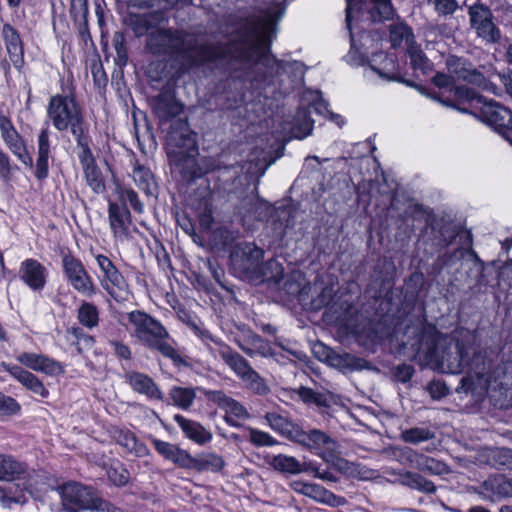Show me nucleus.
I'll return each instance as SVG.
<instances>
[{
	"label": "nucleus",
	"instance_id": "nucleus-1",
	"mask_svg": "<svg viewBox=\"0 0 512 512\" xmlns=\"http://www.w3.org/2000/svg\"><path fill=\"white\" fill-rule=\"evenodd\" d=\"M146 49L154 56H168L180 76L199 69L226 75L223 89L235 102L243 100L248 84L286 94L304 76L303 63L280 61L246 37L210 41L185 30L159 28L148 34Z\"/></svg>",
	"mask_w": 512,
	"mask_h": 512
},
{
	"label": "nucleus",
	"instance_id": "nucleus-2",
	"mask_svg": "<svg viewBox=\"0 0 512 512\" xmlns=\"http://www.w3.org/2000/svg\"><path fill=\"white\" fill-rule=\"evenodd\" d=\"M418 360L441 373L459 374L465 369L468 350L457 341L448 345L447 339L434 326L421 328L410 343Z\"/></svg>",
	"mask_w": 512,
	"mask_h": 512
},
{
	"label": "nucleus",
	"instance_id": "nucleus-3",
	"mask_svg": "<svg viewBox=\"0 0 512 512\" xmlns=\"http://www.w3.org/2000/svg\"><path fill=\"white\" fill-rule=\"evenodd\" d=\"M264 251L251 242L237 243L230 252V265L240 278L279 281L283 267L276 260L263 263Z\"/></svg>",
	"mask_w": 512,
	"mask_h": 512
},
{
	"label": "nucleus",
	"instance_id": "nucleus-4",
	"mask_svg": "<svg viewBox=\"0 0 512 512\" xmlns=\"http://www.w3.org/2000/svg\"><path fill=\"white\" fill-rule=\"evenodd\" d=\"M127 317L134 327V336L142 345L160 352L164 357L169 358L175 366H189L188 361L169 343L170 335L158 320L140 310L129 312Z\"/></svg>",
	"mask_w": 512,
	"mask_h": 512
},
{
	"label": "nucleus",
	"instance_id": "nucleus-5",
	"mask_svg": "<svg viewBox=\"0 0 512 512\" xmlns=\"http://www.w3.org/2000/svg\"><path fill=\"white\" fill-rule=\"evenodd\" d=\"M47 116L57 131H70L72 136L89 128L83 110L72 94L52 96L47 106Z\"/></svg>",
	"mask_w": 512,
	"mask_h": 512
},
{
	"label": "nucleus",
	"instance_id": "nucleus-6",
	"mask_svg": "<svg viewBox=\"0 0 512 512\" xmlns=\"http://www.w3.org/2000/svg\"><path fill=\"white\" fill-rule=\"evenodd\" d=\"M346 27L350 34L351 48L347 54V62L353 66H363L369 64V60L361 54L355 45L352 33V13L353 11L362 12L367 10L369 18L373 23H380L389 20L393 16L391 0H346Z\"/></svg>",
	"mask_w": 512,
	"mask_h": 512
},
{
	"label": "nucleus",
	"instance_id": "nucleus-7",
	"mask_svg": "<svg viewBox=\"0 0 512 512\" xmlns=\"http://www.w3.org/2000/svg\"><path fill=\"white\" fill-rule=\"evenodd\" d=\"M61 498L67 512H109L111 504L98 497L92 487L76 482L61 487Z\"/></svg>",
	"mask_w": 512,
	"mask_h": 512
},
{
	"label": "nucleus",
	"instance_id": "nucleus-8",
	"mask_svg": "<svg viewBox=\"0 0 512 512\" xmlns=\"http://www.w3.org/2000/svg\"><path fill=\"white\" fill-rule=\"evenodd\" d=\"M242 168L237 165L217 168L207 178L210 189L221 197L246 199L249 188L247 178L241 175Z\"/></svg>",
	"mask_w": 512,
	"mask_h": 512
},
{
	"label": "nucleus",
	"instance_id": "nucleus-9",
	"mask_svg": "<svg viewBox=\"0 0 512 512\" xmlns=\"http://www.w3.org/2000/svg\"><path fill=\"white\" fill-rule=\"evenodd\" d=\"M469 26L476 36L486 44H496L501 40L500 28L495 23V17L489 6L480 0L473 4L465 3Z\"/></svg>",
	"mask_w": 512,
	"mask_h": 512
},
{
	"label": "nucleus",
	"instance_id": "nucleus-10",
	"mask_svg": "<svg viewBox=\"0 0 512 512\" xmlns=\"http://www.w3.org/2000/svg\"><path fill=\"white\" fill-rule=\"evenodd\" d=\"M481 105L475 115L512 144V111L493 100H484Z\"/></svg>",
	"mask_w": 512,
	"mask_h": 512
},
{
	"label": "nucleus",
	"instance_id": "nucleus-11",
	"mask_svg": "<svg viewBox=\"0 0 512 512\" xmlns=\"http://www.w3.org/2000/svg\"><path fill=\"white\" fill-rule=\"evenodd\" d=\"M62 267L68 283L76 291L88 297L97 293L92 277L79 259L71 254H65L62 258Z\"/></svg>",
	"mask_w": 512,
	"mask_h": 512
},
{
	"label": "nucleus",
	"instance_id": "nucleus-12",
	"mask_svg": "<svg viewBox=\"0 0 512 512\" xmlns=\"http://www.w3.org/2000/svg\"><path fill=\"white\" fill-rule=\"evenodd\" d=\"M296 443L315 452L326 462L335 458L338 448V443L335 439L330 437L326 432L315 428L307 431L301 428Z\"/></svg>",
	"mask_w": 512,
	"mask_h": 512
},
{
	"label": "nucleus",
	"instance_id": "nucleus-13",
	"mask_svg": "<svg viewBox=\"0 0 512 512\" xmlns=\"http://www.w3.org/2000/svg\"><path fill=\"white\" fill-rule=\"evenodd\" d=\"M0 134L11 153L25 166L33 168V159L27 150L24 138L17 131L11 119L3 113L0 114Z\"/></svg>",
	"mask_w": 512,
	"mask_h": 512
},
{
	"label": "nucleus",
	"instance_id": "nucleus-14",
	"mask_svg": "<svg viewBox=\"0 0 512 512\" xmlns=\"http://www.w3.org/2000/svg\"><path fill=\"white\" fill-rule=\"evenodd\" d=\"M166 143L168 151H196L197 134L190 128L187 117L172 121L167 132Z\"/></svg>",
	"mask_w": 512,
	"mask_h": 512
},
{
	"label": "nucleus",
	"instance_id": "nucleus-15",
	"mask_svg": "<svg viewBox=\"0 0 512 512\" xmlns=\"http://www.w3.org/2000/svg\"><path fill=\"white\" fill-rule=\"evenodd\" d=\"M152 110L160 124L174 121L180 118L184 112V105L177 99L175 91L164 89L152 99Z\"/></svg>",
	"mask_w": 512,
	"mask_h": 512
},
{
	"label": "nucleus",
	"instance_id": "nucleus-16",
	"mask_svg": "<svg viewBox=\"0 0 512 512\" xmlns=\"http://www.w3.org/2000/svg\"><path fill=\"white\" fill-rule=\"evenodd\" d=\"M483 101L484 98L481 95L466 86L455 85L450 88L447 96H444V93L439 96L440 103L455 108L462 113H472L471 108L474 107V104H482Z\"/></svg>",
	"mask_w": 512,
	"mask_h": 512
},
{
	"label": "nucleus",
	"instance_id": "nucleus-17",
	"mask_svg": "<svg viewBox=\"0 0 512 512\" xmlns=\"http://www.w3.org/2000/svg\"><path fill=\"white\" fill-rule=\"evenodd\" d=\"M446 66L449 74L459 81H464L478 87H485L487 84L484 74L467 58L454 55L449 56L446 60Z\"/></svg>",
	"mask_w": 512,
	"mask_h": 512
},
{
	"label": "nucleus",
	"instance_id": "nucleus-18",
	"mask_svg": "<svg viewBox=\"0 0 512 512\" xmlns=\"http://www.w3.org/2000/svg\"><path fill=\"white\" fill-rule=\"evenodd\" d=\"M96 261L100 270L104 274V279L101 281L102 287L117 302L121 301L122 299H120L113 288L115 287L121 291H125L128 287L125 278L108 257L104 255H97Z\"/></svg>",
	"mask_w": 512,
	"mask_h": 512
},
{
	"label": "nucleus",
	"instance_id": "nucleus-19",
	"mask_svg": "<svg viewBox=\"0 0 512 512\" xmlns=\"http://www.w3.org/2000/svg\"><path fill=\"white\" fill-rule=\"evenodd\" d=\"M197 155L198 148H196V151H168L171 164L182 175L183 179L187 181L195 180L201 176V170L196 160Z\"/></svg>",
	"mask_w": 512,
	"mask_h": 512
},
{
	"label": "nucleus",
	"instance_id": "nucleus-20",
	"mask_svg": "<svg viewBox=\"0 0 512 512\" xmlns=\"http://www.w3.org/2000/svg\"><path fill=\"white\" fill-rule=\"evenodd\" d=\"M123 379L131 389L138 393L145 395L148 399L163 400L164 395L156 382L147 374L128 370L123 374Z\"/></svg>",
	"mask_w": 512,
	"mask_h": 512
},
{
	"label": "nucleus",
	"instance_id": "nucleus-21",
	"mask_svg": "<svg viewBox=\"0 0 512 512\" xmlns=\"http://www.w3.org/2000/svg\"><path fill=\"white\" fill-rule=\"evenodd\" d=\"M1 367L7 371L15 380H17L25 389L44 399L49 396V391L43 382L22 366L12 365L5 362L1 363Z\"/></svg>",
	"mask_w": 512,
	"mask_h": 512
},
{
	"label": "nucleus",
	"instance_id": "nucleus-22",
	"mask_svg": "<svg viewBox=\"0 0 512 512\" xmlns=\"http://www.w3.org/2000/svg\"><path fill=\"white\" fill-rule=\"evenodd\" d=\"M16 359L21 365L50 376L63 373V367L58 361L43 354L23 352Z\"/></svg>",
	"mask_w": 512,
	"mask_h": 512
},
{
	"label": "nucleus",
	"instance_id": "nucleus-23",
	"mask_svg": "<svg viewBox=\"0 0 512 512\" xmlns=\"http://www.w3.org/2000/svg\"><path fill=\"white\" fill-rule=\"evenodd\" d=\"M52 157L49 128L41 129L37 137V159L34 175L37 180L43 181L49 176V158Z\"/></svg>",
	"mask_w": 512,
	"mask_h": 512
},
{
	"label": "nucleus",
	"instance_id": "nucleus-24",
	"mask_svg": "<svg viewBox=\"0 0 512 512\" xmlns=\"http://www.w3.org/2000/svg\"><path fill=\"white\" fill-rule=\"evenodd\" d=\"M478 493L491 501L501 497H512V476L500 474L489 477L480 484Z\"/></svg>",
	"mask_w": 512,
	"mask_h": 512
},
{
	"label": "nucleus",
	"instance_id": "nucleus-25",
	"mask_svg": "<svg viewBox=\"0 0 512 512\" xmlns=\"http://www.w3.org/2000/svg\"><path fill=\"white\" fill-rule=\"evenodd\" d=\"M1 34L10 61L20 71L24 65V48L19 32L11 24L5 23Z\"/></svg>",
	"mask_w": 512,
	"mask_h": 512
},
{
	"label": "nucleus",
	"instance_id": "nucleus-26",
	"mask_svg": "<svg viewBox=\"0 0 512 512\" xmlns=\"http://www.w3.org/2000/svg\"><path fill=\"white\" fill-rule=\"evenodd\" d=\"M404 455L411 463L415 462V467L419 471L436 476L447 475L451 472L450 467L445 462L423 454H418L411 448H405Z\"/></svg>",
	"mask_w": 512,
	"mask_h": 512
},
{
	"label": "nucleus",
	"instance_id": "nucleus-27",
	"mask_svg": "<svg viewBox=\"0 0 512 512\" xmlns=\"http://www.w3.org/2000/svg\"><path fill=\"white\" fill-rule=\"evenodd\" d=\"M130 211L126 204L110 201L108 207V219L110 228L115 237H125L131 222Z\"/></svg>",
	"mask_w": 512,
	"mask_h": 512
},
{
	"label": "nucleus",
	"instance_id": "nucleus-28",
	"mask_svg": "<svg viewBox=\"0 0 512 512\" xmlns=\"http://www.w3.org/2000/svg\"><path fill=\"white\" fill-rule=\"evenodd\" d=\"M225 466V460L222 456L215 453H200L192 456L188 452L184 469L195 470L197 472L218 473Z\"/></svg>",
	"mask_w": 512,
	"mask_h": 512
},
{
	"label": "nucleus",
	"instance_id": "nucleus-29",
	"mask_svg": "<svg viewBox=\"0 0 512 512\" xmlns=\"http://www.w3.org/2000/svg\"><path fill=\"white\" fill-rule=\"evenodd\" d=\"M20 277L31 289L41 290L46 284V268L35 259H26L21 264Z\"/></svg>",
	"mask_w": 512,
	"mask_h": 512
},
{
	"label": "nucleus",
	"instance_id": "nucleus-30",
	"mask_svg": "<svg viewBox=\"0 0 512 512\" xmlns=\"http://www.w3.org/2000/svg\"><path fill=\"white\" fill-rule=\"evenodd\" d=\"M431 234L433 236V240L435 245L440 249L447 248L453 243L456 242L458 235V227L444 220L443 218L438 219L434 217L432 222H430Z\"/></svg>",
	"mask_w": 512,
	"mask_h": 512
},
{
	"label": "nucleus",
	"instance_id": "nucleus-31",
	"mask_svg": "<svg viewBox=\"0 0 512 512\" xmlns=\"http://www.w3.org/2000/svg\"><path fill=\"white\" fill-rule=\"evenodd\" d=\"M173 419L179 425L185 437L191 441L204 445L212 440V433L199 422L185 418L180 414H175Z\"/></svg>",
	"mask_w": 512,
	"mask_h": 512
},
{
	"label": "nucleus",
	"instance_id": "nucleus-32",
	"mask_svg": "<svg viewBox=\"0 0 512 512\" xmlns=\"http://www.w3.org/2000/svg\"><path fill=\"white\" fill-rule=\"evenodd\" d=\"M265 420L272 430L289 439L290 441L296 442V439L302 428L301 426L294 423L288 417H285L276 412L266 413Z\"/></svg>",
	"mask_w": 512,
	"mask_h": 512
},
{
	"label": "nucleus",
	"instance_id": "nucleus-33",
	"mask_svg": "<svg viewBox=\"0 0 512 512\" xmlns=\"http://www.w3.org/2000/svg\"><path fill=\"white\" fill-rule=\"evenodd\" d=\"M162 20V15L158 12H149L144 14H129L126 23L132 29L134 35L139 38L155 28Z\"/></svg>",
	"mask_w": 512,
	"mask_h": 512
},
{
	"label": "nucleus",
	"instance_id": "nucleus-34",
	"mask_svg": "<svg viewBox=\"0 0 512 512\" xmlns=\"http://www.w3.org/2000/svg\"><path fill=\"white\" fill-rule=\"evenodd\" d=\"M369 67L383 79L398 80L397 64L393 55L384 52L373 53L369 59Z\"/></svg>",
	"mask_w": 512,
	"mask_h": 512
},
{
	"label": "nucleus",
	"instance_id": "nucleus-35",
	"mask_svg": "<svg viewBox=\"0 0 512 512\" xmlns=\"http://www.w3.org/2000/svg\"><path fill=\"white\" fill-rule=\"evenodd\" d=\"M218 355L240 379L253 369L242 355L224 343H220Z\"/></svg>",
	"mask_w": 512,
	"mask_h": 512
},
{
	"label": "nucleus",
	"instance_id": "nucleus-36",
	"mask_svg": "<svg viewBox=\"0 0 512 512\" xmlns=\"http://www.w3.org/2000/svg\"><path fill=\"white\" fill-rule=\"evenodd\" d=\"M435 215L431 210L425 208L421 204H409L401 215L402 222L412 231L416 227V223H424L426 230L430 226V222L434 219Z\"/></svg>",
	"mask_w": 512,
	"mask_h": 512
},
{
	"label": "nucleus",
	"instance_id": "nucleus-37",
	"mask_svg": "<svg viewBox=\"0 0 512 512\" xmlns=\"http://www.w3.org/2000/svg\"><path fill=\"white\" fill-rule=\"evenodd\" d=\"M399 483L426 495H433L437 492V486L434 482L417 472L405 471L400 473Z\"/></svg>",
	"mask_w": 512,
	"mask_h": 512
},
{
	"label": "nucleus",
	"instance_id": "nucleus-38",
	"mask_svg": "<svg viewBox=\"0 0 512 512\" xmlns=\"http://www.w3.org/2000/svg\"><path fill=\"white\" fill-rule=\"evenodd\" d=\"M29 474L28 468L11 456L0 455V481L25 479Z\"/></svg>",
	"mask_w": 512,
	"mask_h": 512
},
{
	"label": "nucleus",
	"instance_id": "nucleus-39",
	"mask_svg": "<svg viewBox=\"0 0 512 512\" xmlns=\"http://www.w3.org/2000/svg\"><path fill=\"white\" fill-rule=\"evenodd\" d=\"M327 361L332 366L341 371H357L366 367L367 362L363 358L356 357L349 353H337L329 351Z\"/></svg>",
	"mask_w": 512,
	"mask_h": 512
},
{
	"label": "nucleus",
	"instance_id": "nucleus-40",
	"mask_svg": "<svg viewBox=\"0 0 512 512\" xmlns=\"http://www.w3.org/2000/svg\"><path fill=\"white\" fill-rule=\"evenodd\" d=\"M152 443L156 451L163 456L166 460L171 461L176 466L183 468L185 467L188 451L181 449L179 446L152 438Z\"/></svg>",
	"mask_w": 512,
	"mask_h": 512
},
{
	"label": "nucleus",
	"instance_id": "nucleus-41",
	"mask_svg": "<svg viewBox=\"0 0 512 512\" xmlns=\"http://www.w3.org/2000/svg\"><path fill=\"white\" fill-rule=\"evenodd\" d=\"M266 462L271 468L282 474L296 475L306 471L303 464H301L295 457L285 454L267 456Z\"/></svg>",
	"mask_w": 512,
	"mask_h": 512
},
{
	"label": "nucleus",
	"instance_id": "nucleus-42",
	"mask_svg": "<svg viewBox=\"0 0 512 512\" xmlns=\"http://www.w3.org/2000/svg\"><path fill=\"white\" fill-rule=\"evenodd\" d=\"M309 109L299 108L293 118L290 133L292 137L303 139L311 134L314 121L311 119Z\"/></svg>",
	"mask_w": 512,
	"mask_h": 512
},
{
	"label": "nucleus",
	"instance_id": "nucleus-43",
	"mask_svg": "<svg viewBox=\"0 0 512 512\" xmlns=\"http://www.w3.org/2000/svg\"><path fill=\"white\" fill-rule=\"evenodd\" d=\"M116 442L137 457H145L150 453L148 447L129 430L118 431Z\"/></svg>",
	"mask_w": 512,
	"mask_h": 512
},
{
	"label": "nucleus",
	"instance_id": "nucleus-44",
	"mask_svg": "<svg viewBox=\"0 0 512 512\" xmlns=\"http://www.w3.org/2000/svg\"><path fill=\"white\" fill-rule=\"evenodd\" d=\"M296 394L307 405L325 408L331 405V394L326 391H316L306 386H300L296 390Z\"/></svg>",
	"mask_w": 512,
	"mask_h": 512
},
{
	"label": "nucleus",
	"instance_id": "nucleus-45",
	"mask_svg": "<svg viewBox=\"0 0 512 512\" xmlns=\"http://www.w3.org/2000/svg\"><path fill=\"white\" fill-rule=\"evenodd\" d=\"M390 41L395 49L403 43H405L406 49H408L415 44V37L411 27L405 23H397L390 26Z\"/></svg>",
	"mask_w": 512,
	"mask_h": 512
},
{
	"label": "nucleus",
	"instance_id": "nucleus-46",
	"mask_svg": "<svg viewBox=\"0 0 512 512\" xmlns=\"http://www.w3.org/2000/svg\"><path fill=\"white\" fill-rule=\"evenodd\" d=\"M200 389L201 388L199 387L192 388L174 386L170 389L169 396L175 406L183 410H188L194 403L196 398V390Z\"/></svg>",
	"mask_w": 512,
	"mask_h": 512
},
{
	"label": "nucleus",
	"instance_id": "nucleus-47",
	"mask_svg": "<svg viewBox=\"0 0 512 512\" xmlns=\"http://www.w3.org/2000/svg\"><path fill=\"white\" fill-rule=\"evenodd\" d=\"M133 179L138 188L144 191L147 195L154 194L156 184L154 176L149 168L137 162L133 169Z\"/></svg>",
	"mask_w": 512,
	"mask_h": 512
},
{
	"label": "nucleus",
	"instance_id": "nucleus-48",
	"mask_svg": "<svg viewBox=\"0 0 512 512\" xmlns=\"http://www.w3.org/2000/svg\"><path fill=\"white\" fill-rule=\"evenodd\" d=\"M80 149L78 158L82 168L95 165L96 161L90 148L89 128L73 136Z\"/></svg>",
	"mask_w": 512,
	"mask_h": 512
},
{
	"label": "nucleus",
	"instance_id": "nucleus-49",
	"mask_svg": "<svg viewBox=\"0 0 512 512\" xmlns=\"http://www.w3.org/2000/svg\"><path fill=\"white\" fill-rule=\"evenodd\" d=\"M77 319L81 325L92 329L99 324V311L96 305L83 301L77 311Z\"/></svg>",
	"mask_w": 512,
	"mask_h": 512
},
{
	"label": "nucleus",
	"instance_id": "nucleus-50",
	"mask_svg": "<svg viewBox=\"0 0 512 512\" xmlns=\"http://www.w3.org/2000/svg\"><path fill=\"white\" fill-rule=\"evenodd\" d=\"M459 246L451 253L444 254L443 257H446V263L452 262L454 259H462L465 256V250L472 247L473 236L472 233L468 230H464L458 227V235L456 242Z\"/></svg>",
	"mask_w": 512,
	"mask_h": 512
},
{
	"label": "nucleus",
	"instance_id": "nucleus-51",
	"mask_svg": "<svg viewBox=\"0 0 512 512\" xmlns=\"http://www.w3.org/2000/svg\"><path fill=\"white\" fill-rule=\"evenodd\" d=\"M304 489V495L314 499L317 502L331 506L339 505V496H336L334 493L326 490L324 487L318 484L311 483V486H306Z\"/></svg>",
	"mask_w": 512,
	"mask_h": 512
},
{
	"label": "nucleus",
	"instance_id": "nucleus-52",
	"mask_svg": "<svg viewBox=\"0 0 512 512\" xmlns=\"http://www.w3.org/2000/svg\"><path fill=\"white\" fill-rule=\"evenodd\" d=\"M487 462L496 469L506 468L512 470V449L495 448L490 450L487 456Z\"/></svg>",
	"mask_w": 512,
	"mask_h": 512
},
{
	"label": "nucleus",
	"instance_id": "nucleus-53",
	"mask_svg": "<svg viewBox=\"0 0 512 512\" xmlns=\"http://www.w3.org/2000/svg\"><path fill=\"white\" fill-rule=\"evenodd\" d=\"M305 109H309L311 113L314 111L315 113L325 117L329 116L330 119L335 121L339 126H342L344 123V120L340 115L334 114L328 109V103L322 98L320 91H316L314 93L313 102Z\"/></svg>",
	"mask_w": 512,
	"mask_h": 512
},
{
	"label": "nucleus",
	"instance_id": "nucleus-54",
	"mask_svg": "<svg viewBox=\"0 0 512 512\" xmlns=\"http://www.w3.org/2000/svg\"><path fill=\"white\" fill-rule=\"evenodd\" d=\"M241 380L253 393L257 395L263 396L270 392V388L267 385L265 379L262 378L260 374L254 369L243 376Z\"/></svg>",
	"mask_w": 512,
	"mask_h": 512
},
{
	"label": "nucleus",
	"instance_id": "nucleus-55",
	"mask_svg": "<svg viewBox=\"0 0 512 512\" xmlns=\"http://www.w3.org/2000/svg\"><path fill=\"white\" fill-rule=\"evenodd\" d=\"M435 437V433L428 428L414 427L406 429L401 433V439L410 444H419L424 441L431 440Z\"/></svg>",
	"mask_w": 512,
	"mask_h": 512
},
{
	"label": "nucleus",
	"instance_id": "nucleus-56",
	"mask_svg": "<svg viewBox=\"0 0 512 512\" xmlns=\"http://www.w3.org/2000/svg\"><path fill=\"white\" fill-rule=\"evenodd\" d=\"M86 182L95 193H103L106 189L100 169L97 164L83 168Z\"/></svg>",
	"mask_w": 512,
	"mask_h": 512
},
{
	"label": "nucleus",
	"instance_id": "nucleus-57",
	"mask_svg": "<svg viewBox=\"0 0 512 512\" xmlns=\"http://www.w3.org/2000/svg\"><path fill=\"white\" fill-rule=\"evenodd\" d=\"M465 368H468L470 372H473L476 376L482 377L489 370L486 357L481 351H474L473 356L469 358V355L465 361Z\"/></svg>",
	"mask_w": 512,
	"mask_h": 512
},
{
	"label": "nucleus",
	"instance_id": "nucleus-58",
	"mask_svg": "<svg viewBox=\"0 0 512 512\" xmlns=\"http://www.w3.org/2000/svg\"><path fill=\"white\" fill-rule=\"evenodd\" d=\"M407 54L410 59V64L414 70H419L423 73L430 70L429 60L416 44H413L407 49Z\"/></svg>",
	"mask_w": 512,
	"mask_h": 512
},
{
	"label": "nucleus",
	"instance_id": "nucleus-59",
	"mask_svg": "<svg viewBox=\"0 0 512 512\" xmlns=\"http://www.w3.org/2000/svg\"><path fill=\"white\" fill-rule=\"evenodd\" d=\"M113 46L116 51L115 63L120 68L128 63V50L125 43V36L122 32H116L113 36Z\"/></svg>",
	"mask_w": 512,
	"mask_h": 512
},
{
	"label": "nucleus",
	"instance_id": "nucleus-60",
	"mask_svg": "<svg viewBox=\"0 0 512 512\" xmlns=\"http://www.w3.org/2000/svg\"><path fill=\"white\" fill-rule=\"evenodd\" d=\"M235 342L237 344V346L246 354L248 355L249 357H253L255 356L256 354H259L263 357H269V356H274V352L269 344L268 341H266L265 339H261V342H259L255 347L254 349L253 348H250L248 346H246L245 344H243L239 338H235Z\"/></svg>",
	"mask_w": 512,
	"mask_h": 512
},
{
	"label": "nucleus",
	"instance_id": "nucleus-61",
	"mask_svg": "<svg viewBox=\"0 0 512 512\" xmlns=\"http://www.w3.org/2000/svg\"><path fill=\"white\" fill-rule=\"evenodd\" d=\"M432 83L441 89L440 92L432 94V98L439 101V96H441L442 93H444V96H447L450 88L455 86V79L451 74L437 73L432 78Z\"/></svg>",
	"mask_w": 512,
	"mask_h": 512
},
{
	"label": "nucleus",
	"instance_id": "nucleus-62",
	"mask_svg": "<svg viewBox=\"0 0 512 512\" xmlns=\"http://www.w3.org/2000/svg\"><path fill=\"white\" fill-rule=\"evenodd\" d=\"M246 429L249 432V441L257 447H263V446H274L278 443V441L273 438L270 434L267 432H263L260 430H257L252 427H246Z\"/></svg>",
	"mask_w": 512,
	"mask_h": 512
},
{
	"label": "nucleus",
	"instance_id": "nucleus-63",
	"mask_svg": "<svg viewBox=\"0 0 512 512\" xmlns=\"http://www.w3.org/2000/svg\"><path fill=\"white\" fill-rule=\"evenodd\" d=\"M119 199L121 204L128 202L136 213L144 211V204L139 200L137 193L133 189L120 188Z\"/></svg>",
	"mask_w": 512,
	"mask_h": 512
},
{
	"label": "nucleus",
	"instance_id": "nucleus-64",
	"mask_svg": "<svg viewBox=\"0 0 512 512\" xmlns=\"http://www.w3.org/2000/svg\"><path fill=\"white\" fill-rule=\"evenodd\" d=\"M20 409V404L14 398L0 392V416L15 415Z\"/></svg>",
	"mask_w": 512,
	"mask_h": 512
}]
</instances>
